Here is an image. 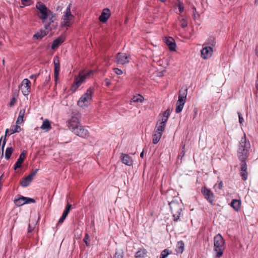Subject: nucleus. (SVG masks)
Instances as JSON below:
<instances>
[{
	"instance_id": "obj_1",
	"label": "nucleus",
	"mask_w": 258,
	"mask_h": 258,
	"mask_svg": "<svg viewBox=\"0 0 258 258\" xmlns=\"http://www.w3.org/2000/svg\"><path fill=\"white\" fill-rule=\"evenodd\" d=\"M68 126L70 131L76 135L83 138H87L89 136L88 130L82 125L77 116H73L68 121Z\"/></svg>"
},
{
	"instance_id": "obj_2",
	"label": "nucleus",
	"mask_w": 258,
	"mask_h": 258,
	"mask_svg": "<svg viewBox=\"0 0 258 258\" xmlns=\"http://www.w3.org/2000/svg\"><path fill=\"white\" fill-rule=\"evenodd\" d=\"M39 12L40 19L42 20L43 23H46L44 25L45 29L48 30L55 29L57 26V23L55 22L56 20L55 14L48 10L47 7L40 10Z\"/></svg>"
},
{
	"instance_id": "obj_3",
	"label": "nucleus",
	"mask_w": 258,
	"mask_h": 258,
	"mask_svg": "<svg viewBox=\"0 0 258 258\" xmlns=\"http://www.w3.org/2000/svg\"><path fill=\"white\" fill-rule=\"evenodd\" d=\"M225 249V242L223 237L219 234L214 238V250L213 255L214 258H220L223 253Z\"/></svg>"
},
{
	"instance_id": "obj_4",
	"label": "nucleus",
	"mask_w": 258,
	"mask_h": 258,
	"mask_svg": "<svg viewBox=\"0 0 258 258\" xmlns=\"http://www.w3.org/2000/svg\"><path fill=\"white\" fill-rule=\"evenodd\" d=\"M170 210L172 214L174 221L177 222L179 220L181 212L182 211L183 205L181 200L177 198L173 199L169 202Z\"/></svg>"
},
{
	"instance_id": "obj_5",
	"label": "nucleus",
	"mask_w": 258,
	"mask_h": 258,
	"mask_svg": "<svg viewBox=\"0 0 258 258\" xmlns=\"http://www.w3.org/2000/svg\"><path fill=\"white\" fill-rule=\"evenodd\" d=\"M92 73V71L85 72L83 71L81 72L79 74V78L76 79V83L72 85V90L75 91L83 82L90 76V75Z\"/></svg>"
},
{
	"instance_id": "obj_6",
	"label": "nucleus",
	"mask_w": 258,
	"mask_h": 258,
	"mask_svg": "<svg viewBox=\"0 0 258 258\" xmlns=\"http://www.w3.org/2000/svg\"><path fill=\"white\" fill-rule=\"evenodd\" d=\"M93 92V89L89 88L87 92L81 96L78 102V104L81 107L86 106V103H88L92 99V95Z\"/></svg>"
},
{
	"instance_id": "obj_7",
	"label": "nucleus",
	"mask_w": 258,
	"mask_h": 258,
	"mask_svg": "<svg viewBox=\"0 0 258 258\" xmlns=\"http://www.w3.org/2000/svg\"><path fill=\"white\" fill-rule=\"evenodd\" d=\"M20 89L25 96L28 95L31 91V82L28 79H24L19 86Z\"/></svg>"
},
{
	"instance_id": "obj_8",
	"label": "nucleus",
	"mask_w": 258,
	"mask_h": 258,
	"mask_svg": "<svg viewBox=\"0 0 258 258\" xmlns=\"http://www.w3.org/2000/svg\"><path fill=\"white\" fill-rule=\"evenodd\" d=\"M111 15V11L108 8L104 9L99 17V21L102 23H106Z\"/></svg>"
},
{
	"instance_id": "obj_9",
	"label": "nucleus",
	"mask_w": 258,
	"mask_h": 258,
	"mask_svg": "<svg viewBox=\"0 0 258 258\" xmlns=\"http://www.w3.org/2000/svg\"><path fill=\"white\" fill-rule=\"evenodd\" d=\"M53 63H54V79H55V82H56L58 78L59 73V70H60V63H59V60L58 56H56L54 57Z\"/></svg>"
},
{
	"instance_id": "obj_10",
	"label": "nucleus",
	"mask_w": 258,
	"mask_h": 258,
	"mask_svg": "<svg viewBox=\"0 0 258 258\" xmlns=\"http://www.w3.org/2000/svg\"><path fill=\"white\" fill-rule=\"evenodd\" d=\"M116 59L118 64H123L129 62L128 56L124 53H118Z\"/></svg>"
},
{
	"instance_id": "obj_11",
	"label": "nucleus",
	"mask_w": 258,
	"mask_h": 258,
	"mask_svg": "<svg viewBox=\"0 0 258 258\" xmlns=\"http://www.w3.org/2000/svg\"><path fill=\"white\" fill-rule=\"evenodd\" d=\"M249 150L241 149L239 147L238 150V156L240 161H245L248 157Z\"/></svg>"
},
{
	"instance_id": "obj_12",
	"label": "nucleus",
	"mask_w": 258,
	"mask_h": 258,
	"mask_svg": "<svg viewBox=\"0 0 258 258\" xmlns=\"http://www.w3.org/2000/svg\"><path fill=\"white\" fill-rule=\"evenodd\" d=\"M26 151L24 150L19 156V158L15 163L14 167V170H17L18 168L21 167V165L24 160L26 158Z\"/></svg>"
},
{
	"instance_id": "obj_13",
	"label": "nucleus",
	"mask_w": 258,
	"mask_h": 258,
	"mask_svg": "<svg viewBox=\"0 0 258 258\" xmlns=\"http://www.w3.org/2000/svg\"><path fill=\"white\" fill-rule=\"evenodd\" d=\"M166 45L171 51H175L176 43L174 39L172 37H169L166 39L165 41Z\"/></svg>"
},
{
	"instance_id": "obj_14",
	"label": "nucleus",
	"mask_w": 258,
	"mask_h": 258,
	"mask_svg": "<svg viewBox=\"0 0 258 258\" xmlns=\"http://www.w3.org/2000/svg\"><path fill=\"white\" fill-rule=\"evenodd\" d=\"M167 121H165V119L162 120L159 123L157 122L155 128V132H161L162 133L164 131L166 123Z\"/></svg>"
},
{
	"instance_id": "obj_15",
	"label": "nucleus",
	"mask_w": 258,
	"mask_h": 258,
	"mask_svg": "<svg viewBox=\"0 0 258 258\" xmlns=\"http://www.w3.org/2000/svg\"><path fill=\"white\" fill-rule=\"evenodd\" d=\"M250 143L249 142H247L245 135L242 137L241 139L239 147L241 149L249 150L250 149Z\"/></svg>"
},
{
	"instance_id": "obj_16",
	"label": "nucleus",
	"mask_w": 258,
	"mask_h": 258,
	"mask_svg": "<svg viewBox=\"0 0 258 258\" xmlns=\"http://www.w3.org/2000/svg\"><path fill=\"white\" fill-rule=\"evenodd\" d=\"M122 162L124 164L130 166L132 164L133 160L131 157L128 154L122 153L121 155Z\"/></svg>"
},
{
	"instance_id": "obj_17",
	"label": "nucleus",
	"mask_w": 258,
	"mask_h": 258,
	"mask_svg": "<svg viewBox=\"0 0 258 258\" xmlns=\"http://www.w3.org/2000/svg\"><path fill=\"white\" fill-rule=\"evenodd\" d=\"M148 253L147 250L144 248H139L135 255V258H145Z\"/></svg>"
},
{
	"instance_id": "obj_18",
	"label": "nucleus",
	"mask_w": 258,
	"mask_h": 258,
	"mask_svg": "<svg viewBox=\"0 0 258 258\" xmlns=\"http://www.w3.org/2000/svg\"><path fill=\"white\" fill-rule=\"evenodd\" d=\"M48 33V31L44 30H40L33 35V38L35 39H41L43 37L47 35Z\"/></svg>"
},
{
	"instance_id": "obj_19",
	"label": "nucleus",
	"mask_w": 258,
	"mask_h": 258,
	"mask_svg": "<svg viewBox=\"0 0 258 258\" xmlns=\"http://www.w3.org/2000/svg\"><path fill=\"white\" fill-rule=\"evenodd\" d=\"M185 103V101L184 100H182L180 99V100H178L176 103V109H175V112L177 113H180L183 107V106Z\"/></svg>"
},
{
	"instance_id": "obj_20",
	"label": "nucleus",
	"mask_w": 258,
	"mask_h": 258,
	"mask_svg": "<svg viewBox=\"0 0 258 258\" xmlns=\"http://www.w3.org/2000/svg\"><path fill=\"white\" fill-rule=\"evenodd\" d=\"M71 4H70L67 7L65 13L63 15L64 20H72L74 16L71 14Z\"/></svg>"
},
{
	"instance_id": "obj_21",
	"label": "nucleus",
	"mask_w": 258,
	"mask_h": 258,
	"mask_svg": "<svg viewBox=\"0 0 258 258\" xmlns=\"http://www.w3.org/2000/svg\"><path fill=\"white\" fill-rule=\"evenodd\" d=\"M230 205L236 211H238L240 208L241 201L236 199L232 200Z\"/></svg>"
},
{
	"instance_id": "obj_22",
	"label": "nucleus",
	"mask_w": 258,
	"mask_h": 258,
	"mask_svg": "<svg viewBox=\"0 0 258 258\" xmlns=\"http://www.w3.org/2000/svg\"><path fill=\"white\" fill-rule=\"evenodd\" d=\"M187 94V89H181L179 90V94H178V100L180 99L182 100H184L186 101V98Z\"/></svg>"
},
{
	"instance_id": "obj_23",
	"label": "nucleus",
	"mask_w": 258,
	"mask_h": 258,
	"mask_svg": "<svg viewBox=\"0 0 258 258\" xmlns=\"http://www.w3.org/2000/svg\"><path fill=\"white\" fill-rule=\"evenodd\" d=\"M210 51V46H206L201 50V57L204 59H207L209 52Z\"/></svg>"
},
{
	"instance_id": "obj_24",
	"label": "nucleus",
	"mask_w": 258,
	"mask_h": 258,
	"mask_svg": "<svg viewBox=\"0 0 258 258\" xmlns=\"http://www.w3.org/2000/svg\"><path fill=\"white\" fill-rule=\"evenodd\" d=\"M184 243L182 241H178L176 245L175 250L177 253H182L184 250Z\"/></svg>"
},
{
	"instance_id": "obj_25",
	"label": "nucleus",
	"mask_w": 258,
	"mask_h": 258,
	"mask_svg": "<svg viewBox=\"0 0 258 258\" xmlns=\"http://www.w3.org/2000/svg\"><path fill=\"white\" fill-rule=\"evenodd\" d=\"M25 113V109H22L20 110L19 113V115L16 121V123L17 124H21L23 121V118L24 117V115Z\"/></svg>"
},
{
	"instance_id": "obj_26",
	"label": "nucleus",
	"mask_w": 258,
	"mask_h": 258,
	"mask_svg": "<svg viewBox=\"0 0 258 258\" xmlns=\"http://www.w3.org/2000/svg\"><path fill=\"white\" fill-rule=\"evenodd\" d=\"M63 40H62L61 38L58 37L56 39H54L53 41L51 49H54L58 47L59 45L63 42Z\"/></svg>"
},
{
	"instance_id": "obj_27",
	"label": "nucleus",
	"mask_w": 258,
	"mask_h": 258,
	"mask_svg": "<svg viewBox=\"0 0 258 258\" xmlns=\"http://www.w3.org/2000/svg\"><path fill=\"white\" fill-rule=\"evenodd\" d=\"M201 192L205 198L210 202V189L206 187H203L201 189Z\"/></svg>"
},
{
	"instance_id": "obj_28",
	"label": "nucleus",
	"mask_w": 258,
	"mask_h": 258,
	"mask_svg": "<svg viewBox=\"0 0 258 258\" xmlns=\"http://www.w3.org/2000/svg\"><path fill=\"white\" fill-rule=\"evenodd\" d=\"M162 135V133L161 132H155L153 135V143L154 144H157L160 141Z\"/></svg>"
},
{
	"instance_id": "obj_29",
	"label": "nucleus",
	"mask_w": 258,
	"mask_h": 258,
	"mask_svg": "<svg viewBox=\"0 0 258 258\" xmlns=\"http://www.w3.org/2000/svg\"><path fill=\"white\" fill-rule=\"evenodd\" d=\"M14 203L17 206H21L25 204V197L21 196L14 200Z\"/></svg>"
},
{
	"instance_id": "obj_30",
	"label": "nucleus",
	"mask_w": 258,
	"mask_h": 258,
	"mask_svg": "<svg viewBox=\"0 0 258 258\" xmlns=\"http://www.w3.org/2000/svg\"><path fill=\"white\" fill-rule=\"evenodd\" d=\"M32 180L31 179H30L29 177L26 176L22 179L20 184L23 187H26L30 183Z\"/></svg>"
},
{
	"instance_id": "obj_31",
	"label": "nucleus",
	"mask_w": 258,
	"mask_h": 258,
	"mask_svg": "<svg viewBox=\"0 0 258 258\" xmlns=\"http://www.w3.org/2000/svg\"><path fill=\"white\" fill-rule=\"evenodd\" d=\"M51 128L49 121L46 119L42 123L41 126V128L42 130H46L48 131Z\"/></svg>"
},
{
	"instance_id": "obj_32",
	"label": "nucleus",
	"mask_w": 258,
	"mask_h": 258,
	"mask_svg": "<svg viewBox=\"0 0 258 258\" xmlns=\"http://www.w3.org/2000/svg\"><path fill=\"white\" fill-rule=\"evenodd\" d=\"M14 149L11 147H8L6 149L5 151V158L7 160H9L10 159V157L13 152Z\"/></svg>"
},
{
	"instance_id": "obj_33",
	"label": "nucleus",
	"mask_w": 258,
	"mask_h": 258,
	"mask_svg": "<svg viewBox=\"0 0 258 258\" xmlns=\"http://www.w3.org/2000/svg\"><path fill=\"white\" fill-rule=\"evenodd\" d=\"M124 252L122 249L116 251L113 258H123Z\"/></svg>"
},
{
	"instance_id": "obj_34",
	"label": "nucleus",
	"mask_w": 258,
	"mask_h": 258,
	"mask_svg": "<svg viewBox=\"0 0 258 258\" xmlns=\"http://www.w3.org/2000/svg\"><path fill=\"white\" fill-rule=\"evenodd\" d=\"M21 130V127L18 125H16L14 126V128H12L10 130V134L9 136L12 135L15 133H19Z\"/></svg>"
},
{
	"instance_id": "obj_35",
	"label": "nucleus",
	"mask_w": 258,
	"mask_h": 258,
	"mask_svg": "<svg viewBox=\"0 0 258 258\" xmlns=\"http://www.w3.org/2000/svg\"><path fill=\"white\" fill-rule=\"evenodd\" d=\"M143 97L140 95H138L137 96H134L133 98L132 99L131 101L134 102H142L143 100Z\"/></svg>"
},
{
	"instance_id": "obj_36",
	"label": "nucleus",
	"mask_w": 258,
	"mask_h": 258,
	"mask_svg": "<svg viewBox=\"0 0 258 258\" xmlns=\"http://www.w3.org/2000/svg\"><path fill=\"white\" fill-rule=\"evenodd\" d=\"M170 114V109L168 108L163 113L162 120L165 119V121H167Z\"/></svg>"
},
{
	"instance_id": "obj_37",
	"label": "nucleus",
	"mask_w": 258,
	"mask_h": 258,
	"mask_svg": "<svg viewBox=\"0 0 258 258\" xmlns=\"http://www.w3.org/2000/svg\"><path fill=\"white\" fill-rule=\"evenodd\" d=\"M170 253H171V251H169L168 249H165L162 251L160 258H166Z\"/></svg>"
},
{
	"instance_id": "obj_38",
	"label": "nucleus",
	"mask_w": 258,
	"mask_h": 258,
	"mask_svg": "<svg viewBox=\"0 0 258 258\" xmlns=\"http://www.w3.org/2000/svg\"><path fill=\"white\" fill-rule=\"evenodd\" d=\"M247 170H240V176L243 180H246L247 179Z\"/></svg>"
},
{
	"instance_id": "obj_39",
	"label": "nucleus",
	"mask_w": 258,
	"mask_h": 258,
	"mask_svg": "<svg viewBox=\"0 0 258 258\" xmlns=\"http://www.w3.org/2000/svg\"><path fill=\"white\" fill-rule=\"evenodd\" d=\"M71 208H72V205L70 204H69V203H68V204L66 207V208H65L62 214L66 216H68Z\"/></svg>"
},
{
	"instance_id": "obj_40",
	"label": "nucleus",
	"mask_w": 258,
	"mask_h": 258,
	"mask_svg": "<svg viewBox=\"0 0 258 258\" xmlns=\"http://www.w3.org/2000/svg\"><path fill=\"white\" fill-rule=\"evenodd\" d=\"M38 169H36L35 170H32L31 173L27 176L28 177H29L30 179H31V180H33L34 177L36 174Z\"/></svg>"
},
{
	"instance_id": "obj_41",
	"label": "nucleus",
	"mask_w": 258,
	"mask_h": 258,
	"mask_svg": "<svg viewBox=\"0 0 258 258\" xmlns=\"http://www.w3.org/2000/svg\"><path fill=\"white\" fill-rule=\"evenodd\" d=\"M215 45H216V41L214 39L211 40V52H214L216 51V48H215Z\"/></svg>"
},
{
	"instance_id": "obj_42",
	"label": "nucleus",
	"mask_w": 258,
	"mask_h": 258,
	"mask_svg": "<svg viewBox=\"0 0 258 258\" xmlns=\"http://www.w3.org/2000/svg\"><path fill=\"white\" fill-rule=\"evenodd\" d=\"M184 147H185V145H184L182 147V150L181 151L180 154H179V155L178 156V159H180L181 160L182 157L184 156L185 155V151H184Z\"/></svg>"
},
{
	"instance_id": "obj_43",
	"label": "nucleus",
	"mask_w": 258,
	"mask_h": 258,
	"mask_svg": "<svg viewBox=\"0 0 258 258\" xmlns=\"http://www.w3.org/2000/svg\"><path fill=\"white\" fill-rule=\"evenodd\" d=\"M25 203L26 204H29V203H35V200L34 199L31 198H28V197H25Z\"/></svg>"
},
{
	"instance_id": "obj_44",
	"label": "nucleus",
	"mask_w": 258,
	"mask_h": 258,
	"mask_svg": "<svg viewBox=\"0 0 258 258\" xmlns=\"http://www.w3.org/2000/svg\"><path fill=\"white\" fill-rule=\"evenodd\" d=\"M67 217V216L62 214V216H61V217L60 218L58 221L57 225H61L63 222L64 220H65Z\"/></svg>"
},
{
	"instance_id": "obj_45",
	"label": "nucleus",
	"mask_w": 258,
	"mask_h": 258,
	"mask_svg": "<svg viewBox=\"0 0 258 258\" xmlns=\"http://www.w3.org/2000/svg\"><path fill=\"white\" fill-rule=\"evenodd\" d=\"M46 7L44 4L41 2H39L36 5L37 9L39 11L41 9H43V8Z\"/></svg>"
},
{
	"instance_id": "obj_46",
	"label": "nucleus",
	"mask_w": 258,
	"mask_h": 258,
	"mask_svg": "<svg viewBox=\"0 0 258 258\" xmlns=\"http://www.w3.org/2000/svg\"><path fill=\"white\" fill-rule=\"evenodd\" d=\"M177 7L179 9V11L180 13H181L184 11V6L183 4L181 2H179Z\"/></svg>"
},
{
	"instance_id": "obj_47",
	"label": "nucleus",
	"mask_w": 258,
	"mask_h": 258,
	"mask_svg": "<svg viewBox=\"0 0 258 258\" xmlns=\"http://www.w3.org/2000/svg\"><path fill=\"white\" fill-rule=\"evenodd\" d=\"M240 170H247V165L244 161H241Z\"/></svg>"
},
{
	"instance_id": "obj_48",
	"label": "nucleus",
	"mask_w": 258,
	"mask_h": 258,
	"mask_svg": "<svg viewBox=\"0 0 258 258\" xmlns=\"http://www.w3.org/2000/svg\"><path fill=\"white\" fill-rule=\"evenodd\" d=\"M192 9H193V17H194V19L195 20H196V19H197L199 17V15L198 14L196 8H195V7H193Z\"/></svg>"
},
{
	"instance_id": "obj_49",
	"label": "nucleus",
	"mask_w": 258,
	"mask_h": 258,
	"mask_svg": "<svg viewBox=\"0 0 258 258\" xmlns=\"http://www.w3.org/2000/svg\"><path fill=\"white\" fill-rule=\"evenodd\" d=\"M180 23H181L180 26L183 28H185L187 26V23L184 19H182L180 21Z\"/></svg>"
},
{
	"instance_id": "obj_50",
	"label": "nucleus",
	"mask_w": 258,
	"mask_h": 258,
	"mask_svg": "<svg viewBox=\"0 0 258 258\" xmlns=\"http://www.w3.org/2000/svg\"><path fill=\"white\" fill-rule=\"evenodd\" d=\"M222 186V182L220 181L218 184H215L214 186V188L216 190L217 189H221Z\"/></svg>"
},
{
	"instance_id": "obj_51",
	"label": "nucleus",
	"mask_w": 258,
	"mask_h": 258,
	"mask_svg": "<svg viewBox=\"0 0 258 258\" xmlns=\"http://www.w3.org/2000/svg\"><path fill=\"white\" fill-rule=\"evenodd\" d=\"M89 238V236L88 234L86 233L85 234V236L84 238L83 241L85 243L86 245H87V246H88L89 245V243L88 242Z\"/></svg>"
},
{
	"instance_id": "obj_52",
	"label": "nucleus",
	"mask_w": 258,
	"mask_h": 258,
	"mask_svg": "<svg viewBox=\"0 0 258 258\" xmlns=\"http://www.w3.org/2000/svg\"><path fill=\"white\" fill-rule=\"evenodd\" d=\"M6 141H7V140L6 139V137H4V139L3 140L2 146V157L3 156V152H4L5 146L6 143Z\"/></svg>"
},
{
	"instance_id": "obj_53",
	"label": "nucleus",
	"mask_w": 258,
	"mask_h": 258,
	"mask_svg": "<svg viewBox=\"0 0 258 258\" xmlns=\"http://www.w3.org/2000/svg\"><path fill=\"white\" fill-rule=\"evenodd\" d=\"M22 4L25 6H28L30 4V0H21Z\"/></svg>"
},
{
	"instance_id": "obj_54",
	"label": "nucleus",
	"mask_w": 258,
	"mask_h": 258,
	"mask_svg": "<svg viewBox=\"0 0 258 258\" xmlns=\"http://www.w3.org/2000/svg\"><path fill=\"white\" fill-rule=\"evenodd\" d=\"M114 70V72L117 75H121L123 73L122 71L121 70H120V69H119L118 68H115Z\"/></svg>"
},
{
	"instance_id": "obj_55",
	"label": "nucleus",
	"mask_w": 258,
	"mask_h": 258,
	"mask_svg": "<svg viewBox=\"0 0 258 258\" xmlns=\"http://www.w3.org/2000/svg\"><path fill=\"white\" fill-rule=\"evenodd\" d=\"M16 99L15 97H13L11 100V101L10 102V104H9V105L10 106L12 107L13 106L15 103H16Z\"/></svg>"
},
{
	"instance_id": "obj_56",
	"label": "nucleus",
	"mask_w": 258,
	"mask_h": 258,
	"mask_svg": "<svg viewBox=\"0 0 258 258\" xmlns=\"http://www.w3.org/2000/svg\"><path fill=\"white\" fill-rule=\"evenodd\" d=\"M70 20H64L63 21V22L62 23L64 26H70Z\"/></svg>"
},
{
	"instance_id": "obj_57",
	"label": "nucleus",
	"mask_w": 258,
	"mask_h": 258,
	"mask_svg": "<svg viewBox=\"0 0 258 258\" xmlns=\"http://www.w3.org/2000/svg\"><path fill=\"white\" fill-rule=\"evenodd\" d=\"M238 117H239V122L240 124H242L244 121V119H243V117L241 116L240 112H238Z\"/></svg>"
},
{
	"instance_id": "obj_58",
	"label": "nucleus",
	"mask_w": 258,
	"mask_h": 258,
	"mask_svg": "<svg viewBox=\"0 0 258 258\" xmlns=\"http://www.w3.org/2000/svg\"><path fill=\"white\" fill-rule=\"evenodd\" d=\"M104 82L105 83V86H107V87H108L109 86V85H110L111 84V82H110V80L108 79H105V80H104Z\"/></svg>"
},
{
	"instance_id": "obj_59",
	"label": "nucleus",
	"mask_w": 258,
	"mask_h": 258,
	"mask_svg": "<svg viewBox=\"0 0 258 258\" xmlns=\"http://www.w3.org/2000/svg\"><path fill=\"white\" fill-rule=\"evenodd\" d=\"M193 113V119H195L196 117L198 114V109L197 108H194Z\"/></svg>"
},
{
	"instance_id": "obj_60",
	"label": "nucleus",
	"mask_w": 258,
	"mask_h": 258,
	"mask_svg": "<svg viewBox=\"0 0 258 258\" xmlns=\"http://www.w3.org/2000/svg\"><path fill=\"white\" fill-rule=\"evenodd\" d=\"M33 230H34V227H31L30 224H29V226H28V233H31Z\"/></svg>"
},
{
	"instance_id": "obj_61",
	"label": "nucleus",
	"mask_w": 258,
	"mask_h": 258,
	"mask_svg": "<svg viewBox=\"0 0 258 258\" xmlns=\"http://www.w3.org/2000/svg\"><path fill=\"white\" fill-rule=\"evenodd\" d=\"M40 73H38L37 74H36V75H32L31 76H30V79H33V78H35L36 79V78L37 77H38L39 75H40Z\"/></svg>"
},
{
	"instance_id": "obj_62",
	"label": "nucleus",
	"mask_w": 258,
	"mask_h": 258,
	"mask_svg": "<svg viewBox=\"0 0 258 258\" xmlns=\"http://www.w3.org/2000/svg\"><path fill=\"white\" fill-rule=\"evenodd\" d=\"M50 75L49 74L48 76L46 77L44 84H45V83H47L50 80Z\"/></svg>"
},
{
	"instance_id": "obj_63",
	"label": "nucleus",
	"mask_w": 258,
	"mask_h": 258,
	"mask_svg": "<svg viewBox=\"0 0 258 258\" xmlns=\"http://www.w3.org/2000/svg\"><path fill=\"white\" fill-rule=\"evenodd\" d=\"M9 133H10V130L7 128L6 130V133H5V137L6 138L8 134H9Z\"/></svg>"
},
{
	"instance_id": "obj_64",
	"label": "nucleus",
	"mask_w": 258,
	"mask_h": 258,
	"mask_svg": "<svg viewBox=\"0 0 258 258\" xmlns=\"http://www.w3.org/2000/svg\"><path fill=\"white\" fill-rule=\"evenodd\" d=\"M255 53H256V56L258 57V46L256 48Z\"/></svg>"
}]
</instances>
